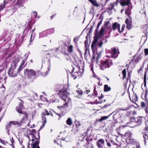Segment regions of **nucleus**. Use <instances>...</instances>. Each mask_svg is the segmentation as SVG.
Returning <instances> with one entry per match:
<instances>
[{
	"label": "nucleus",
	"instance_id": "f257e3e1",
	"mask_svg": "<svg viewBox=\"0 0 148 148\" xmlns=\"http://www.w3.org/2000/svg\"><path fill=\"white\" fill-rule=\"evenodd\" d=\"M60 92L61 93V98L66 102L63 105L58 106V108L59 109L62 110L66 108L68 106L69 103L71 102V99L68 96L69 94L67 92L66 90H60Z\"/></svg>",
	"mask_w": 148,
	"mask_h": 148
},
{
	"label": "nucleus",
	"instance_id": "f03ea898",
	"mask_svg": "<svg viewBox=\"0 0 148 148\" xmlns=\"http://www.w3.org/2000/svg\"><path fill=\"white\" fill-rule=\"evenodd\" d=\"M19 62L18 59L14 60L12 65L11 67L9 70L8 74L12 77H15L21 71L18 68H16L17 63Z\"/></svg>",
	"mask_w": 148,
	"mask_h": 148
},
{
	"label": "nucleus",
	"instance_id": "7ed1b4c3",
	"mask_svg": "<svg viewBox=\"0 0 148 148\" xmlns=\"http://www.w3.org/2000/svg\"><path fill=\"white\" fill-rule=\"evenodd\" d=\"M39 136L36 137H33L31 135L29 137V141L31 140L32 142V148H39L38 146V143L39 141Z\"/></svg>",
	"mask_w": 148,
	"mask_h": 148
},
{
	"label": "nucleus",
	"instance_id": "20e7f679",
	"mask_svg": "<svg viewBox=\"0 0 148 148\" xmlns=\"http://www.w3.org/2000/svg\"><path fill=\"white\" fill-rule=\"evenodd\" d=\"M23 131L24 132L25 134L26 135H29L28 138H29V137L32 135L33 137H36L39 136L38 134L36 133L34 130L32 129L31 130L27 128H23Z\"/></svg>",
	"mask_w": 148,
	"mask_h": 148
},
{
	"label": "nucleus",
	"instance_id": "39448f33",
	"mask_svg": "<svg viewBox=\"0 0 148 148\" xmlns=\"http://www.w3.org/2000/svg\"><path fill=\"white\" fill-rule=\"evenodd\" d=\"M112 65V63L110 60H106L105 61H103L101 62V65L100 69L103 70L106 68H108Z\"/></svg>",
	"mask_w": 148,
	"mask_h": 148
},
{
	"label": "nucleus",
	"instance_id": "423d86ee",
	"mask_svg": "<svg viewBox=\"0 0 148 148\" xmlns=\"http://www.w3.org/2000/svg\"><path fill=\"white\" fill-rule=\"evenodd\" d=\"M50 113H49L47 110H45V111L43 112L42 114V120L44 122L43 126H44L45 125L47 122L46 116L47 115L48 116L50 115H51L52 116H53V114L51 113V112L50 111Z\"/></svg>",
	"mask_w": 148,
	"mask_h": 148
},
{
	"label": "nucleus",
	"instance_id": "0eeeda50",
	"mask_svg": "<svg viewBox=\"0 0 148 148\" xmlns=\"http://www.w3.org/2000/svg\"><path fill=\"white\" fill-rule=\"evenodd\" d=\"M25 74H26L29 78L32 76H34L36 75V73L35 71L31 69H27L24 71Z\"/></svg>",
	"mask_w": 148,
	"mask_h": 148
},
{
	"label": "nucleus",
	"instance_id": "6e6552de",
	"mask_svg": "<svg viewBox=\"0 0 148 148\" xmlns=\"http://www.w3.org/2000/svg\"><path fill=\"white\" fill-rule=\"evenodd\" d=\"M132 133L130 131H128L126 132L124 136L126 138L127 141L129 140L130 142H132L133 139L132 137Z\"/></svg>",
	"mask_w": 148,
	"mask_h": 148
},
{
	"label": "nucleus",
	"instance_id": "1a4fd4ad",
	"mask_svg": "<svg viewBox=\"0 0 148 148\" xmlns=\"http://www.w3.org/2000/svg\"><path fill=\"white\" fill-rule=\"evenodd\" d=\"M98 147L99 148H106L104 145V141L103 139H100L97 142Z\"/></svg>",
	"mask_w": 148,
	"mask_h": 148
},
{
	"label": "nucleus",
	"instance_id": "9d476101",
	"mask_svg": "<svg viewBox=\"0 0 148 148\" xmlns=\"http://www.w3.org/2000/svg\"><path fill=\"white\" fill-rule=\"evenodd\" d=\"M21 102L20 103V104L18 106H17L16 108V110L17 112L19 113L20 114H23V112L22 111V108H23V102L21 100Z\"/></svg>",
	"mask_w": 148,
	"mask_h": 148
},
{
	"label": "nucleus",
	"instance_id": "9b49d317",
	"mask_svg": "<svg viewBox=\"0 0 148 148\" xmlns=\"http://www.w3.org/2000/svg\"><path fill=\"white\" fill-rule=\"evenodd\" d=\"M119 53V51L118 49L116 50L115 48L112 49V57L114 58H116Z\"/></svg>",
	"mask_w": 148,
	"mask_h": 148
},
{
	"label": "nucleus",
	"instance_id": "f8f14e48",
	"mask_svg": "<svg viewBox=\"0 0 148 148\" xmlns=\"http://www.w3.org/2000/svg\"><path fill=\"white\" fill-rule=\"evenodd\" d=\"M120 25L116 23H114L112 25V28L113 29L115 30L116 29H118V31L120 33H121L120 30Z\"/></svg>",
	"mask_w": 148,
	"mask_h": 148
},
{
	"label": "nucleus",
	"instance_id": "ddd939ff",
	"mask_svg": "<svg viewBox=\"0 0 148 148\" xmlns=\"http://www.w3.org/2000/svg\"><path fill=\"white\" fill-rule=\"evenodd\" d=\"M125 23L127 24V28L129 30L132 27L131 25L132 22L130 20L127 18L125 20Z\"/></svg>",
	"mask_w": 148,
	"mask_h": 148
},
{
	"label": "nucleus",
	"instance_id": "4468645a",
	"mask_svg": "<svg viewBox=\"0 0 148 148\" xmlns=\"http://www.w3.org/2000/svg\"><path fill=\"white\" fill-rule=\"evenodd\" d=\"M142 118L144 119L143 117H138L136 118L135 119V122L136 123H140L142 122Z\"/></svg>",
	"mask_w": 148,
	"mask_h": 148
},
{
	"label": "nucleus",
	"instance_id": "2eb2a0df",
	"mask_svg": "<svg viewBox=\"0 0 148 148\" xmlns=\"http://www.w3.org/2000/svg\"><path fill=\"white\" fill-rule=\"evenodd\" d=\"M19 123L17 121H12L10 122L8 125V126L10 127L12 124L13 125L19 124Z\"/></svg>",
	"mask_w": 148,
	"mask_h": 148
},
{
	"label": "nucleus",
	"instance_id": "dca6fc26",
	"mask_svg": "<svg viewBox=\"0 0 148 148\" xmlns=\"http://www.w3.org/2000/svg\"><path fill=\"white\" fill-rule=\"evenodd\" d=\"M133 123H134V122H133L131 121V122L127 123V124L126 125H125L124 126H123L122 125H121L120 126V127H124L128 126L129 127H134V126H133L132 125V124Z\"/></svg>",
	"mask_w": 148,
	"mask_h": 148
},
{
	"label": "nucleus",
	"instance_id": "f3484780",
	"mask_svg": "<svg viewBox=\"0 0 148 148\" xmlns=\"http://www.w3.org/2000/svg\"><path fill=\"white\" fill-rule=\"evenodd\" d=\"M111 89V88L107 85H105L104 86V91L108 92L110 91Z\"/></svg>",
	"mask_w": 148,
	"mask_h": 148
},
{
	"label": "nucleus",
	"instance_id": "a211bd4d",
	"mask_svg": "<svg viewBox=\"0 0 148 148\" xmlns=\"http://www.w3.org/2000/svg\"><path fill=\"white\" fill-rule=\"evenodd\" d=\"M94 6L96 7L99 6L98 4L97 3L96 1L95 0H88Z\"/></svg>",
	"mask_w": 148,
	"mask_h": 148
},
{
	"label": "nucleus",
	"instance_id": "6ab92c4d",
	"mask_svg": "<svg viewBox=\"0 0 148 148\" xmlns=\"http://www.w3.org/2000/svg\"><path fill=\"white\" fill-rule=\"evenodd\" d=\"M66 123L69 126L71 125L72 123L71 119L70 118H68L66 121Z\"/></svg>",
	"mask_w": 148,
	"mask_h": 148
},
{
	"label": "nucleus",
	"instance_id": "aec40b11",
	"mask_svg": "<svg viewBox=\"0 0 148 148\" xmlns=\"http://www.w3.org/2000/svg\"><path fill=\"white\" fill-rule=\"evenodd\" d=\"M97 42V40H96L95 39L92 42L91 45L92 49L94 50L95 48L96 47Z\"/></svg>",
	"mask_w": 148,
	"mask_h": 148
},
{
	"label": "nucleus",
	"instance_id": "412c9836",
	"mask_svg": "<svg viewBox=\"0 0 148 148\" xmlns=\"http://www.w3.org/2000/svg\"><path fill=\"white\" fill-rule=\"evenodd\" d=\"M25 61L24 60H23L22 62L21 63V65L19 66L18 69H19L21 71L22 69L25 66L24 64H25Z\"/></svg>",
	"mask_w": 148,
	"mask_h": 148
},
{
	"label": "nucleus",
	"instance_id": "4be33fe9",
	"mask_svg": "<svg viewBox=\"0 0 148 148\" xmlns=\"http://www.w3.org/2000/svg\"><path fill=\"white\" fill-rule=\"evenodd\" d=\"M130 100H131L132 101H137L138 100L136 94L133 95L132 97V100L131 99L130 97Z\"/></svg>",
	"mask_w": 148,
	"mask_h": 148
},
{
	"label": "nucleus",
	"instance_id": "5701e85b",
	"mask_svg": "<svg viewBox=\"0 0 148 148\" xmlns=\"http://www.w3.org/2000/svg\"><path fill=\"white\" fill-rule=\"evenodd\" d=\"M109 116V115L108 116H105L102 117L99 120V121L100 122H101L104 120H106L108 119Z\"/></svg>",
	"mask_w": 148,
	"mask_h": 148
},
{
	"label": "nucleus",
	"instance_id": "b1692460",
	"mask_svg": "<svg viewBox=\"0 0 148 148\" xmlns=\"http://www.w3.org/2000/svg\"><path fill=\"white\" fill-rule=\"evenodd\" d=\"M76 92H77L78 94L80 95H82L83 94V91L82 90L79 88L76 91Z\"/></svg>",
	"mask_w": 148,
	"mask_h": 148
},
{
	"label": "nucleus",
	"instance_id": "393cba45",
	"mask_svg": "<svg viewBox=\"0 0 148 148\" xmlns=\"http://www.w3.org/2000/svg\"><path fill=\"white\" fill-rule=\"evenodd\" d=\"M24 115V116L25 118V121H26L29 120V115L26 112H23V114Z\"/></svg>",
	"mask_w": 148,
	"mask_h": 148
},
{
	"label": "nucleus",
	"instance_id": "a878e982",
	"mask_svg": "<svg viewBox=\"0 0 148 148\" xmlns=\"http://www.w3.org/2000/svg\"><path fill=\"white\" fill-rule=\"evenodd\" d=\"M63 140H65L66 142H69L70 139L71 137L69 136H67L65 138H63Z\"/></svg>",
	"mask_w": 148,
	"mask_h": 148
},
{
	"label": "nucleus",
	"instance_id": "bb28decb",
	"mask_svg": "<svg viewBox=\"0 0 148 148\" xmlns=\"http://www.w3.org/2000/svg\"><path fill=\"white\" fill-rule=\"evenodd\" d=\"M143 136L144 139V141L145 142L146 140L148 139V134L147 133L143 134Z\"/></svg>",
	"mask_w": 148,
	"mask_h": 148
},
{
	"label": "nucleus",
	"instance_id": "cd10ccee",
	"mask_svg": "<svg viewBox=\"0 0 148 148\" xmlns=\"http://www.w3.org/2000/svg\"><path fill=\"white\" fill-rule=\"evenodd\" d=\"M105 28L103 27H101V30L99 31V33L100 34V36H101L103 34V32L105 31Z\"/></svg>",
	"mask_w": 148,
	"mask_h": 148
},
{
	"label": "nucleus",
	"instance_id": "c85d7f7f",
	"mask_svg": "<svg viewBox=\"0 0 148 148\" xmlns=\"http://www.w3.org/2000/svg\"><path fill=\"white\" fill-rule=\"evenodd\" d=\"M122 74L123 75V79H124L126 78V71L125 69H124L122 71Z\"/></svg>",
	"mask_w": 148,
	"mask_h": 148
},
{
	"label": "nucleus",
	"instance_id": "c756f323",
	"mask_svg": "<svg viewBox=\"0 0 148 148\" xmlns=\"http://www.w3.org/2000/svg\"><path fill=\"white\" fill-rule=\"evenodd\" d=\"M146 72H145V74L144 75V86H146Z\"/></svg>",
	"mask_w": 148,
	"mask_h": 148
},
{
	"label": "nucleus",
	"instance_id": "7c9ffc66",
	"mask_svg": "<svg viewBox=\"0 0 148 148\" xmlns=\"http://www.w3.org/2000/svg\"><path fill=\"white\" fill-rule=\"evenodd\" d=\"M73 47L72 45H70L68 47V50L70 52L73 51Z\"/></svg>",
	"mask_w": 148,
	"mask_h": 148
},
{
	"label": "nucleus",
	"instance_id": "2f4dec72",
	"mask_svg": "<svg viewBox=\"0 0 148 148\" xmlns=\"http://www.w3.org/2000/svg\"><path fill=\"white\" fill-rule=\"evenodd\" d=\"M17 4L18 5H19L20 6L22 7L23 6V5L22 2H21L19 0H18V1L17 2Z\"/></svg>",
	"mask_w": 148,
	"mask_h": 148
},
{
	"label": "nucleus",
	"instance_id": "473e14b6",
	"mask_svg": "<svg viewBox=\"0 0 148 148\" xmlns=\"http://www.w3.org/2000/svg\"><path fill=\"white\" fill-rule=\"evenodd\" d=\"M130 10L129 9V8H128L126 11H125V13L129 16V14H130Z\"/></svg>",
	"mask_w": 148,
	"mask_h": 148
},
{
	"label": "nucleus",
	"instance_id": "72a5a7b5",
	"mask_svg": "<svg viewBox=\"0 0 148 148\" xmlns=\"http://www.w3.org/2000/svg\"><path fill=\"white\" fill-rule=\"evenodd\" d=\"M102 23V21L101 20L98 23L97 25V29H98Z\"/></svg>",
	"mask_w": 148,
	"mask_h": 148
},
{
	"label": "nucleus",
	"instance_id": "f704fd0d",
	"mask_svg": "<svg viewBox=\"0 0 148 148\" xmlns=\"http://www.w3.org/2000/svg\"><path fill=\"white\" fill-rule=\"evenodd\" d=\"M5 4L3 5H0V11L2 10L4 7Z\"/></svg>",
	"mask_w": 148,
	"mask_h": 148
},
{
	"label": "nucleus",
	"instance_id": "c9c22d12",
	"mask_svg": "<svg viewBox=\"0 0 148 148\" xmlns=\"http://www.w3.org/2000/svg\"><path fill=\"white\" fill-rule=\"evenodd\" d=\"M145 52L146 55H148V49H145Z\"/></svg>",
	"mask_w": 148,
	"mask_h": 148
},
{
	"label": "nucleus",
	"instance_id": "e433bc0d",
	"mask_svg": "<svg viewBox=\"0 0 148 148\" xmlns=\"http://www.w3.org/2000/svg\"><path fill=\"white\" fill-rule=\"evenodd\" d=\"M125 25H122V29H121V32H122L124 30L125 27Z\"/></svg>",
	"mask_w": 148,
	"mask_h": 148
},
{
	"label": "nucleus",
	"instance_id": "4c0bfd02",
	"mask_svg": "<svg viewBox=\"0 0 148 148\" xmlns=\"http://www.w3.org/2000/svg\"><path fill=\"white\" fill-rule=\"evenodd\" d=\"M141 105L142 107H144L145 106V103L143 102H142L141 103Z\"/></svg>",
	"mask_w": 148,
	"mask_h": 148
},
{
	"label": "nucleus",
	"instance_id": "58836bf2",
	"mask_svg": "<svg viewBox=\"0 0 148 148\" xmlns=\"http://www.w3.org/2000/svg\"><path fill=\"white\" fill-rule=\"evenodd\" d=\"M148 94V91L147 90L146 91V92H145V98H146V97H147V96Z\"/></svg>",
	"mask_w": 148,
	"mask_h": 148
},
{
	"label": "nucleus",
	"instance_id": "ea45409f",
	"mask_svg": "<svg viewBox=\"0 0 148 148\" xmlns=\"http://www.w3.org/2000/svg\"><path fill=\"white\" fill-rule=\"evenodd\" d=\"M106 141L107 142V145L108 147H110L111 145L110 143L108 142L106 140Z\"/></svg>",
	"mask_w": 148,
	"mask_h": 148
},
{
	"label": "nucleus",
	"instance_id": "a19ab883",
	"mask_svg": "<svg viewBox=\"0 0 148 148\" xmlns=\"http://www.w3.org/2000/svg\"><path fill=\"white\" fill-rule=\"evenodd\" d=\"M90 92V90H88V89L87 90H86V91H85V93L87 94H88L89 93V92Z\"/></svg>",
	"mask_w": 148,
	"mask_h": 148
},
{
	"label": "nucleus",
	"instance_id": "79ce46f5",
	"mask_svg": "<svg viewBox=\"0 0 148 148\" xmlns=\"http://www.w3.org/2000/svg\"><path fill=\"white\" fill-rule=\"evenodd\" d=\"M0 142L3 144H4L5 143L4 141L0 139Z\"/></svg>",
	"mask_w": 148,
	"mask_h": 148
},
{
	"label": "nucleus",
	"instance_id": "37998d69",
	"mask_svg": "<svg viewBox=\"0 0 148 148\" xmlns=\"http://www.w3.org/2000/svg\"><path fill=\"white\" fill-rule=\"evenodd\" d=\"M10 140L11 142V143H13L14 141V140H13V138H12L11 139H10Z\"/></svg>",
	"mask_w": 148,
	"mask_h": 148
},
{
	"label": "nucleus",
	"instance_id": "c03bdc74",
	"mask_svg": "<svg viewBox=\"0 0 148 148\" xmlns=\"http://www.w3.org/2000/svg\"><path fill=\"white\" fill-rule=\"evenodd\" d=\"M103 42H101L100 44H99V47H101V46H102V44H103Z\"/></svg>",
	"mask_w": 148,
	"mask_h": 148
},
{
	"label": "nucleus",
	"instance_id": "a18cd8bd",
	"mask_svg": "<svg viewBox=\"0 0 148 148\" xmlns=\"http://www.w3.org/2000/svg\"><path fill=\"white\" fill-rule=\"evenodd\" d=\"M55 112L56 114H57V115H58L60 118H61L62 116L60 114H57Z\"/></svg>",
	"mask_w": 148,
	"mask_h": 148
},
{
	"label": "nucleus",
	"instance_id": "49530a36",
	"mask_svg": "<svg viewBox=\"0 0 148 148\" xmlns=\"http://www.w3.org/2000/svg\"><path fill=\"white\" fill-rule=\"evenodd\" d=\"M34 15L36 16V15H37V14L36 12H34Z\"/></svg>",
	"mask_w": 148,
	"mask_h": 148
},
{
	"label": "nucleus",
	"instance_id": "de8ad7c7",
	"mask_svg": "<svg viewBox=\"0 0 148 148\" xmlns=\"http://www.w3.org/2000/svg\"><path fill=\"white\" fill-rule=\"evenodd\" d=\"M145 128H146V130H148V126H147L146 125V127H145Z\"/></svg>",
	"mask_w": 148,
	"mask_h": 148
},
{
	"label": "nucleus",
	"instance_id": "09e8293b",
	"mask_svg": "<svg viewBox=\"0 0 148 148\" xmlns=\"http://www.w3.org/2000/svg\"><path fill=\"white\" fill-rule=\"evenodd\" d=\"M54 16V15H53V16H51V19H52V18H53V17Z\"/></svg>",
	"mask_w": 148,
	"mask_h": 148
},
{
	"label": "nucleus",
	"instance_id": "8fccbe9b",
	"mask_svg": "<svg viewBox=\"0 0 148 148\" xmlns=\"http://www.w3.org/2000/svg\"><path fill=\"white\" fill-rule=\"evenodd\" d=\"M124 10H121V13H122V12Z\"/></svg>",
	"mask_w": 148,
	"mask_h": 148
},
{
	"label": "nucleus",
	"instance_id": "3c124183",
	"mask_svg": "<svg viewBox=\"0 0 148 148\" xmlns=\"http://www.w3.org/2000/svg\"><path fill=\"white\" fill-rule=\"evenodd\" d=\"M79 85H78V84H77V86H76V87H77V88H78V87H79Z\"/></svg>",
	"mask_w": 148,
	"mask_h": 148
},
{
	"label": "nucleus",
	"instance_id": "603ef678",
	"mask_svg": "<svg viewBox=\"0 0 148 148\" xmlns=\"http://www.w3.org/2000/svg\"><path fill=\"white\" fill-rule=\"evenodd\" d=\"M102 67H104V66H103Z\"/></svg>",
	"mask_w": 148,
	"mask_h": 148
},
{
	"label": "nucleus",
	"instance_id": "864d4df0",
	"mask_svg": "<svg viewBox=\"0 0 148 148\" xmlns=\"http://www.w3.org/2000/svg\"><path fill=\"white\" fill-rule=\"evenodd\" d=\"M54 142L55 143H56V140H54Z\"/></svg>",
	"mask_w": 148,
	"mask_h": 148
}]
</instances>
